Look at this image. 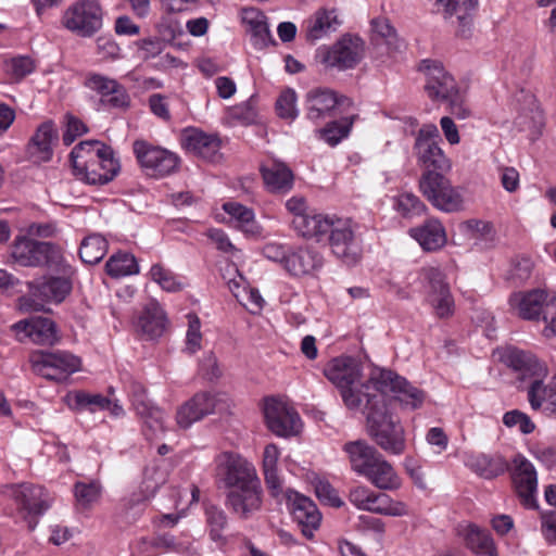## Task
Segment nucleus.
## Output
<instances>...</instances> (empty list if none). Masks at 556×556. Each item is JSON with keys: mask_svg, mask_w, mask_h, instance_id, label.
Here are the masks:
<instances>
[{"mask_svg": "<svg viewBox=\"0 0 556 556\" xmlns=\"http://www.w3.org/2000/svg\"><path fill=\"white\" fill-rule=\"evenodd\" d=\"M74 175L89 185L111 181L119 169L111 147L98 140L81 141L70 154Z\"/></svg>", "mask_w": 556, "mask_h": 556, "instance_id": "obj_1", "label": "nucleus"}, {"mask_svg": "<svg viewBox=\"0 0 556 556\" xmlns=\"http://www.w3.org/2000/svg\"><path fill=\"white\" fill-rule=\"evenodd\" d=\"M300 225L306 228L309 239L317 242H328L332 253L348 264H354L361 255V248L355 235L356 224L350 218L323 216L319 219H308L306 225L301 219Z\"/></svg>", "mask_w": 556, "mask_h": 556, "instance_id": "obj_2", "label": "nucleus"}, {"mask_svg": "<svg viewBox=\"0 0 556 556\" xmlns=\"http://www.w3.org/2000/svg\"><path fill=\"white\" fill-rule=\"evenodd\" d=\"M367 404L362 408L367 415V430L371 440L386 453L401 455L406 448L405 431L394 419L381 394L366 393Z\"/></svg>", "mask_w": 556, "mask_h": 556, "instance_id": "obj_3", "label": "nucleus"}, {"mask_svg": "<svg viewBox=\"0 0 556 556\" xmlns=\"http://www.w3.org/2000/svg\"><path fill=\"white\" fill-rule=\"evenodd\" d=\"M324 374L339 389L350 410H359L367 404L366 393H371L374 382L371 377L367 381L362 380V366L357 361L337 357L326 365Z\"/></svg>", "mask_w": 556, "mask_h": 556, "instance_id": "obj_4", "label": "nucleus"}, {"mask_svg": "<svg viewBox=\"0 0 556 556\" xmlns=\"http://www.w3.org/2000/svg\"><path fill=\"white\" fill-rule=\"evenodd\" d=\"M10 256L13 263L24 267H47L59 274H71L72 266L62 249L55 243L37 241L27 236H18L11 244Z\"/></svg>", "mask_w": 556, "mask_h": 556, "instance_id": "obj_5", "label": "nucleus"}, {"mask_svg": "<svg viewBox=\"0 0 556 556\" xmlns=\"http://www.w3.org/2000/svg\"><path fill=\"white\" fill-rule=\"evenodd\" d=\"M424 197L438 210L454 213L464 208V197L442 173L426 170L419 179Z\"/></svg>", "mask_w": 556, "mask_h": 556, "instance_id": "obj_6", "label": "nucleus"}, {"mask_svg": "<svg viewBox=\"0 0 556 556\" xmlns=\"http://www.w3.org/2000/svg\"><path fill=\"white\" fill-rule=\"evenodd\" d=\"M374 382L372 394H381L387 402L388 393H393V400L400 402L409 409H416L421 406L425 400V393L410 386L404 378L387 369H375L371 372ZM388 405V403H386Z\"/></svg>", "mask_w": 556, "mask_h": 556, "instance_id": "obj_7", "label": "nucleus"}, {"mask_svg": "<svg viewBox=\"0 0 556 556\" xmlns=\"http://www.w3.org/2000/svg\"><path fill=\"white\" fill-rule=\"evenodd\" d=\"M215 465L217 478L230 490L261 482L253 464L238 453H219L215 457Z\"/></svg>", "mask_w": 556, "mask_h": 556, "instance_id": "obj_8", "label": "nucleus"}, {"mask_svg": "<svg viewBox=\"0 0 556 556\" xmlns=\"http://www.w3.org/2000/svg\"><path fill=\"white\" fill-rule=\"evenodd\" d=\"M64 27L80 37H91L103 24V11L98 0H78L64 12Z\"/></svg>", "mask_w": 556, "mask_h": 556, "instance_id": "obj_9", "label": "nucleus"}, {"mask_svg": "<svg viewBox=\"0 0 556 556\" xmlns=\"http://www.w3.org/2000/svg\"><path fill=\"white\" fill-rule=\"evenodd\" d=\"M33 371L48 380L64 381L80 369V358L66 351L35 352L30 355Z\"/></svg>", "mask_w": 556, "mask_h": 556, "instance_id": "obj_10", "label": "nucleus"}, {"mask_svg": "<svg viewBox=\"0 0 556 556\" xmlns=\"http://www.w3.org/2000/svg\"><path fill=\"white\" fill-rule=\"evenodd\" d=\"M132 151L141 169L150 177H165L176 172L179 166V157L174 152L146 140H136Z\"/></svg>", "mask_w": 556, "mask_h": 556, "instance_id": "obj_11", "label": "nucleus"}, {"mask_svg": "<svg viewBox=\"0 0 556 556\" xmlns=\"http://www.w3.org/2000/svg\"><path fill=\"white\" fill-rule=\"evenodd\" d=\"M439 129L433 124L424 125L416 137L414 151L418 163L427 170L447 172L451 162L439 146Z\"/></svg>", "mask_w": 556, "mask_h": 556, "instance_id": "obj_12", "label": "nucleus"}, {"mask_svg": "<svg viewBox=\"0 0 556 556\" xmlns=\"http://www.w3.org/2000/svg\"><path fill=\"white\" fill-rule=\"evenodd\" d=\"M267 428L277 437L289 438L300 433L302 421L298 412L282 400L267 399L264 406Z\"/></svg>", "mask_w": 556, "mask_h": 556, "instance_id": "obj_13", "label": "nucleus"}, {"mask_svg": "<svg viewBox=\"0 0 556 556\" xmlns=\"http://www.w3.org/2000/svg\"><path fill=\"white\" fill-rule=\"evenodd\" d=\"M349 501L358 509L386 516H405L407 507L403 502L392 500L386 493H375L364 485L350 490Z\"/></svg>", "mask_w": 556, "mask_h": 556, "instance_id": "obj_14", "label": "nucleus"}, {"mask_svg": "<svg viewBox=\"0 0 556 556\" xmlns=\"http://www.w3.org/2000/svg\"><path fill=\"white\" fill-rule=\"evenodd\" d=\"M419 68L426 75L425 90L431 100L446 102L459 93L454 77L445 71L441 62L424 60Z\"/></svg>", "mask_w": 556, "mask_h": 556, "instance_id": "obj_15", "label": "nucleus"}, {"mask_svg": "<svg viewBox=\"0 0 556 556\" xmlns=\"http://www.w3.org/2000/svg\"><path fill=\"white\" fill-rule=\"evenodd\" d=\"M277 498L286 501L293 520L301 527L304 536L312 539L321 520L316 504L311 498L291 489H282V494Z\"/></svg>", "mask_w": 556, "mask_h": 556, "instance_id": "obj_16", "label": "nucleus"}, {"mask_svg": "<svg viewBox=\"0 0 556 556\" xmlns=\"http://www.w3.org/2000/svg\"><path fill=\"white\" fill-rule=\"evenodd\" d=\"M15 500L21 506L23 519L29 531H34L42 516L50 507L49 494L39 485L30 483L20 484L15 492Z\"/></svg>", "mask_w": 556, "mask_h": 556, "instance_id": "obj_17", "label": "nucleus"}, {"mask_svg": "<svg viewBox=\"0 0 556 556\" xmlns=\"http://www.w3.org/2000/svg\"><path fill=\"white\" fill-rule=\"evenodd\" d=\"M511 481L521 504L527 508H536L538 475L533 464L522 455H516L510 467Z\"/></svg>", "mask_w": 556, "mask_h": 556, "instance_id": "obj_18", "label": "nucleus"}, {"mask_svg": "<svg viewBox=\"0 0 556 556\" xmlns=\"http://www.w3.org/2000/svg\"><path fill=\"white\" fill-rule=\"evenodd\" d=\"M226 507L241 520H248L261 511L263 489L261 482L229 490L225 498Z\"/></svg>", "mask_w": 556, "mask_h": 556, "instance_id": "obj_19", "label": "nucleus"}, {"mask_svg": "<svg viewBox=\"0 0 556 556\" xmlns=\"http://www.w3.org/2000/svg\"><path fill=\"white\" fill-rule=\"evenodd\" d=\"M74 273L62 277H48L42 280L29 282L30 295L40 302L34 303L30 307L35 311L43 309V302L61 303L71 292L72 283L68 277Z\"/></svg>", "mask_w": 556, "mask_h": 556, "instance_id": "obj_20", "label": "nucleus"}, {"mask_svg": "<svg viewBox=\"0 0 556 556\" xmlns=\"http://www.w3.org/2000/svg\"><path fill=\"white\" fill-rule=\"evenodd\" d=\"M505 361L509 367L520 372L522 380H528V387L541 384L548 376L547 365L541 362L530 352L519 349H509L505 355Z\"/></svg>", "mask_w": 556, "mask_h": 556, "instance_id": "obj_21", "label": "nucleus"}, {"mask_svg": "<svg viewBox=\"0 0 556 556\" xmlns=\"http://www.w3.org/2000/svg\"><path fill=\"white\" fill-rule=\"evenodd\" d=\"M505 361L509 367L520 372L522 380H528V387L541 384L548 376L547 365L541 362L530 352L519 349H509L505 355Z\"/></svg>", "mask_w": 556, "mask_h": 556, "instance_id": "obj_22", "label": "nucleus"}, {"mask_svg": "<svg viewBox=\"0 0 556 556\" xmlns=\"http://www.w3.org/2000/svg\"><path fill=\"white\" fill-rule=\"evenodd\" d=\"M478 5L477 0H437V11L442 14L445 21L457 26V35L467 37L471 25L472 16Z\"/></svg>", "mask_w": 556, "mask_h": 556, "instance_id": "obj_23", "label": "nucleus"}, {"mask_svg": "<svg viewBox=\"0 0 556 556\" xmlns=\"http://www.w3.org/2000/svg\"><path fill=\"white\" fill-rule=\"evenodd\" d=\"M219 400L210 392H199L190 400L178 407L176 413L177 425L182 429H188L194 422L203 419L205 416L214 414Z\"/></svg>", "mask_w": 556, "mask_h": 556, "instance_id": "obj_24", "label": "nucleus"}, {"mask_svg": "<svg viewBox=\"0 0 556 556\" xmlns=\"http://www.w3.org/2000/svg\"><path fill=\"white\" fill-rule=\"evenodd\" d=\"M11 330L20 342L29 339L36 344L51 345L56 341L55 325L46 317L20 320L11 326Z\"/></svg>", "mask_w": 556, "mask_h": 556, "instance_id": "obj_25", "label": "nucleus"}, {"mask_svg": "<svg viewBox=\"0 0 556 556\" xmlns=\"http://www.w3.org/2000/svg\"><path fill=\"white\" fill-rule=\"evenodd\" d=\"M59 139V131L53 121L41 123L30 137L27 144V155L34 163H46L52 159V146Z\"/></svg>", "mask_w": 556, "mask_h": 556, "instance_id": "obj_26", "label": "nucleus"}, {"mask_svg": "<svg viewBox=\"0 0 556 556\" xmlns=\"http://www.w3.org/2000/svg\"><path fill=\"white\" fill-rule=\"evenodd\" d=\"M554 300L555 298L549 299L544 290L535 289L529 292L514 293L509 303L523 319H535L543 315V319L547 321V309Z\"/></svg>", "mask_w": 556, "mask_h": 556, "instance_id": "obj_27", "label": "nucleus"}, {"mask_svg": "<svg viewBox=\"0 0 556 556\" xmlns=\"http://www.w3.org/2000/svg\"><path fill=\"white\" fill-rule=\"evenodd\" d=\"M362 56L363 41L356 37H343L329 49L325 63L338 70H348L354 67Z\"/></svg>", "mask_w": 556, "mask_h": 556, "instance_id": "obj_28", "label": "nucleus"}, {"mask_svg": "<svg viewBox=\"0 0 556 556\" xmlns=\"http://www.w3.org/2000/svg\"><path fill=\"white\" fill-rule=\"evenodd\" d=\"M346 100L327 88L312 89L306 93L305 111L309 121L318 122L330 116L332 111Z\"/></svg>", "mask_w": 556, "mask_h": 556, "instance_id": "obj_29", "label": "nucleus"}, {"mask_svg": "<svg viewBox=\"0 0 556 556\" xmlns=\"http://www.w3.org/2000/svg\"><path fill=\"white\" fill-rule=\"evenodd\" d=\"M181 143L188 152L210 162L216 160L219 151V140L216 137L195 128L182 131Z\"/></svg>", "mask_w": 556, "mask_h": 556, "instance_id": "obj_30", "label": "nucleus"}, {"mask_svg": "<svg viewBox=\"0 0 556 556\" xmlns=\"http://www.w3.org/2000/svg\"><path fill=\"white\" fill-rule=\"evenodd\" d=\"M323 264L324 258L318 251L312 248H300L289 253L286 258V270L293 276H304L318 270Z\"/></svg>", "mask_w": 556, "mask_h": 556, "instance_id": "obj_31", "label": "nucleus"}, {"mask_svg": "<svg viewBox=\"0 0 556 556\" xmlns=\"http://www.w3.org/2000/svg\"><path fill=\"white\" fill-rule=\"evenodd\" d=\"M362 476L380 490H396L401 485V479L395 469L382 454Z\"/></svg>", "mask_w": 556, "mask_h": 556, "instance_id": "obj_32", "label": "nucleus"}, {"mask_svg": "<svg viewBox=\"0 0 556 556\" xmlns=\"http://www.w3.org/2000/svg\"><path fill=\"white\" fill-rule=\"evenodd\" d=\"M339 25L340 21L336 10L321 8L305 21L306 39L309 41L319 40L337 30Z\"/></svg>", "mask_w": 556, "mask_h": 556, "instance_id": "obj_33", "label": "nucleus"}, {"mask_svg": "<svg viewBox=\"0 0 556 556\" xmlns=\"http://www.w3.org/2000/svg\"><path fill=\"white\" fill-rule=\"evenodd\" d=\"M343 451L348 454L351 468L361 476L381 454L375 446L368 444L364 440L345 443L343 445Z\"/></svg>", "mask_w": 556, "mask_h": 556, "instance_id": "obj_34", "label": "nucleus"}, {"mask_svg": "<svg viewBox=\"0 0 556 556\" xmlns=\"http://www.w3.org/2000/svg\"><path fill=\"white\" fill-rule=\"evenodd\" d=\"M166 323L164 309L157 302L152 301L143 308L137 326L149 339H155L163 334Z\"/></svg>", "mask_w": 556, "mask_h": 556, "instance_id": "obj_35", "label": "nucleus"}, {"mask_svg": "<svg viewBox=\"0 0 556 556\" xmlns=\"http://www.w3.org/2000/svg\"><path fill=\"white\" fill-rule=\"evenodd\" d=\"M527 394L533 409L556 414V374L547 383L542 382L534 387H528Z\"/></svg>", "mask_w": 556, "mask_h": 556, "instance_id": "obj_36", "label": "nucleus"}, {"mask_svg": "<svg viewBox=\"0 0 556 556\" xmlns=\"http://www.w3.org/2000/svg\"><path fill=\"white\" fill-rule=\"evenodd\" d=\"M419 244L426 251H435L446 243V235L442 224L435 219H428L422 226L410 230Z\"/></svg>", "mask_w": 556, "mask_h": 556, "instance_id": "obj_37", "label": "nucleus"}, {"mask_svg": "<svg viewBox=\"0 0 556 556\" xmlns=\"http://www.w3.org/2000/svg\"><path fill=\"white\" fill-rule=\"evenodd\" d=\"M242 20L248 26L252 45L257 49L266 47L270 39V33L263 12L253 8L244 9Z\"/></svg>", "mask_w": 556, "mask_h": 556, "instance_id": "obj_38", "label": "nucleus"}, {"mask_svg": "<svg viewBox=\"0 0 556 556\" xmlns=\"http://www.w3.org/2000/svg\"><path fill=\"white\" fill-rule=\"evenodd\" d=\"M280 456L279 448L276 444H267L263 453V471L265 483L274 497L282 494V483L277 473V463Z\"/></svg>", "mask_w": 556, "mask_h": 556, "instance_id": "obj_39", "label": "nucleus"}, {"mask_svg": "<svg viewBox=\"0 0 556 556\" xmlns=\"http://www.w3.org/2000/svg\"><path fill=\"white\" fill-rule=\"evenodd\" d=\"M223 210L229 215L230 223L245 233L255 236L260 233V226L255 222V215L252 208L241 203L229 201L223 204Z\"/></svg>", "mask_w": 556, "mask_h": 556, "instance_id": "obj_40", "label": "nucleus"}, {"mask_svg": "<svg viewBox=\"0 0 556 556\" xmlns=\"http://www.w3.org/2000/svg\"><path fill=\"white\" fill-rule=\"evenodd\" d=\"M262 175L266 186L274 192L291 189L293 175L282 163L271 162L262 166Z\"/></svg>", "mask_w": 556, "mask_h": 556, "instance_id": "obj_41", "label": "nucleus"}, {"mask_svg": "<svg viewBox=\"0 0 556 556\" xmlns=\"http://www.w3.org/2000/svg\"><path fill=\"white\" fill-rule=\"evenodd\" d=\"M464 539L468 548L480 556H497L491 534L475 525L464 529Z\"/></svg>", "mask_w": 556, "mask_h": 556, "instance_id": "obj_42", "label": "nucleus"}, {"mask_svg": "<svg viewBox=\"0 0 556 556\" xmlns=\"http://www.w3.org/2000/svg\"><path fill=\"white\" fill-rule=\"evenodd\" d=\"M470 468L485 479H492L502 475L507 469V464L502 457H491L478 454L470 458Z\"/></svg>", "mask_w": 556, "mask_h": 556, "instance_id": "obj_43", "label": "nucleus"}, {"mask_svg": "<svg viewBox=\"0 0 556 556\" xmlns=\"http://www.w3.org/2000/svg\"><path fill=\"white\" fill-rule=\"evenodd\" d=\"M418 278L425 289L426 299L445 290H450L445 274L435 266L420 268Z\"/></svg>", "mask_w": 556, "mask_h": 556, "instance_id": "obj_44", "label": "nucleus"}, {"mask_svg": "<svg viewBox=\"0 0 556 556\" xmlns=\"http://www.w3.org/2000/svg\"><path fill=\"white\" fill-rule=\"evenodd\" d=\"M108 252V241L101 235L86 237L79 248L80 260L86 264L99 263Z\"/></svg>", "mask_w": 556, "mask_h": 556, "instance_id": "obj_45", "label": "nucleus"}, {"mask_svg": "<svg viewBox=\"0 0 556 556\" xmlns=\"http://www.w3.org/2000/svg\"><path fill=\"white\" fill-rule=\"evenodd\" d=\"M106 273L111 277H124L139 273V266L135 256L127 252H118L106 262Z\"/></svg>", "mask_w": 556, "mask_h": 556, "instance_id": "obj_46", "label": "nucleus"}, {"mask_svg": "<svg viewBox=\"0 0 556 556\" xmlns=\"http://www.w3.org/2000/svg\"><path fill=\"white\" fill-rule=\"evenodd\" d=\"M102 486L99 481H78L74 484V495L79 509L91 508L101 497Z\"/></svg>", "mask_w": 556, "mask_h": 556, "instance_id": "obj_47", "label": "nucleus"}, {"mask_svg": "<svg viewBox=\"0 0 556 556\" xmlns=\"http://www.w3.org/2000/svg\"><path fill=\"white\" fill-rule=\"evenodd\" d=\"M139 417L142 420V432L148 440L159 439L165 432V414L157 406Z\"/></svg>", "mask_w": 556, "mask_h": 556, "instance_id": "obj_48", "label": "nucleus"}, {"mask_svg": "<svg viewBox=\"0 0 556 556\" xmlns=\"http://www.w3.org/2000/svg\"><path fill=\"white\" fill-rule=\"evenodd\" d=\"M354 123V116L345 117L339 122H331L325 128L318 129L319 137L330 146L338 144L346 138Z\"/></svg>", "mask_w": 556, "mask_h": 556, "instance_id": "obj_49", "label": "nucleus"}, {"mask_svg": "<svg viewBox=\"0 0 556 556\" xmlns=\"http://www.w3.org/2000/svg\"><path fill=\"white\" fill-rule=\"evenodd\" d=\"M150 277L166 292H179L184 289V282L178 276L160 264L151 267Z\"/></svg>", "mask_w": 556, "mask_h": 556, "instance_id": "obj_50", "label": "nucleus"}, {"mask_svg": "<svg viewBox=\"0 0 556 556\" xmlns=\"http://www.w3.org/2000/svg\"><path fill=\"white\" fill-rule=\"evenodd\" d=\"M286 207L289 212H291L294 215L293 218V226L295 230L303 237L308 238V235L306 233V228H304L302 225H300V220L304 219V224L306 225V220L308 219H319L323 218L324 215L316 214V215H307L306 212V201L302 197H292L286 202Z\"/></svg>", "mask_w": 556, "mask_h": 556, "instance_id": "obj_51", "label": "nucleus"}, {"mask_svg": "<svg viewBox=\"0 0 556 556\" xmlns=\"http://www.w3.org/2000/svg\"><path fill=\"white\" fill-rule=\"evenodd\" d=\"M205 516L212 540L220 541L223 539V531L228 523L226 513L216 505H207Z\"/></svg>", "mask_w": 556, "mask_h": 556, "instance_id": "obj_52", "label": "nucleus"}, {"mask_svg": "<svg viewBox=\"0 0 556 556\" xmlns=\"http://www.w3.org/2000/svg\"><path fill=\"white\" fill-rule=\"evenodd\" d=\"M438 318H450L455 312L454 298L450 290L426 299Z\"/></svg>", "mask_w": 556, "mask_h": 556, "instance_id": "obj_53", "label": "nucleus"}, {"mask_svg": "<svg viewBox=\"0 0 556 556\" xmlns=\"http://www.w3.org/2000/svg\"><path fill=\"white\" fill-rule=\"evenodd\" d=\"M73 400V407L76 409L96 412L97 409L104 410L106 407H110V399L101 394L76 392Z\"/></svg>", "mask_w": 556, "mask_h": 556, "instance_id": "obj_54", "label": "nucleus"}, {"mask_svg": "<svg viewBox=\"0 0 556 556\" xmlns=\"http://www.w3.org/2000/svg\"><path fill=\"white\" fill-rule=\"evenodd\" d=\"M395 206L404 217L418 216L426 211V205L412 192L401 193L396 198Z\"/></svg>", "mask_w": 556, "mask_h": 556, "instance_id": "obj_55", "label": "nucleus"}, {"mask_svg": "<svg viewBox=\"0 0 556 556\" xmlns=\"http://www.w3.org/2000/svg\"><path fill=\"white\" fill-rule=\"evenodd\" d=\"M127 390L132 407L138 416L147 414V412L154 406L153 403L149 400L147 391L141 383L137 381H130Z\"/></svg>", "mask_w": 556, "mask_h": 556, "instance_id": "obj_56", "label": "nucleus"}, {"mask_svg": "<svg viewBox=\"0 0 556 556\" xmlns=\"http://www.w3.org/2000/svg\"><path fill=\"white\" fill-rule=\"evenodd\" d=\"M296 94L293 90L287 89L281 92L276 102V110L281 118L294 119L298 116L295 106Z\"/></svg>", "mask_w": 556, "mask_h": 556, "instance_id": "obj_57", "label": "nucleus"}, {"mask_svg": "<svg viewBox=\"0 0 556 556\" xmlns=\"http://www.w3.org/2000/svg\"><path fill=\"white\" fill-rule=\"evenodd\" d=\"M118 83L114 79L108 78L100 74H91L86 79V86L101 94V100H105L115 88Z\"/></svg>", "mask_w": 556, "mask_h": 556, "instance_id": "obj_58", "label": "nucleus"}, {"mask_svg": "<svg viewBox=\"0 0 556 556\" xmlns=\"http://www.w3.org/2000/svg\"><path fill=\"white\" fill-rule=\"evenodd\" d=\"M7 70L16 79H22L35 70L34 60L26 55L12 58L7 62Z\"/></svg>", "mask_w": 556, "mask_h": 556, "instance_id": "obj_59", "label": "nucleus"}, {"mask_svg": "<svg viewBox=\"0 0 556 556\" xmlns=\"http://www.w3.org/2000/svg\"><path fill=\"white\" fill-rule=\"evenodd\" d=\"M503 422L509 428L518 427L525 434L531 433L535 428L530 417L517 409L507 412L503 417Z\"/></svg>", "mask_w": 556, "mask_h": 556, "instance_id": "obj_60", "label": "nucleus"}, {"mask_svg": "<svg viewBox=\"0 0 556 556\" xmlns=\"http://www.w3.org/2000/svg\"><path fill=\"white\" fill-rule=\"evenodd\" d=\"M66 129L63 132L62 140L65 146H71L75 139L88 131L87 126L72 114H66Z\"/></svg>", "mask_w": 556, "mask_h": 556, "instance_id": "obj_61", "label": "nucleus"}, {"mask_svg": "<svg viewBox=\"0 0 556 556\" xmlns=\"http://www.w3.org/2000/svg\"><path fill=\"white\" fill-rule=\"evenodd\" d=\"M188 319H189V326H188V331H187V337H186V350L189 353L193 354L201 348V340H202V336H201V331H200L201 324H200V319L194 315H189Z\"/></svg>", "mask_w": 556, "mask_h": 556, "instance_id": "obj_62", "label": "nucleus"}, {"mask_svg": "<svg viewBox=\"0 0 556 556\" xmlns=\"http://www.w3.org/2000/svg\"><path fill=\"white\" fill-rule=\"evenodd\" d=\"M467 229L471 232L473 239H481L493 242L495 230L491 223L478 219L466 222Z\"/></svg>", "mask_w": 556, "mask_h": 556, "instance_id": "obj_63", "label": "nucleus"}, {"mask_svg": "<svg viewBox=\"0 0 556 556\" xmlns=\"http://www.w3.org/2000/svg\"><path fill=\"white\" fill-rule=\"evenodd\" d=\"M315 492L319 501L329 506L341 507L343 505L337 490L327 481L316 483Z\"/></svg>", "mask_w": 556, "mask_h": 556, "instance_id": "obj_64", "label": "nucleus"}]
</instances>
